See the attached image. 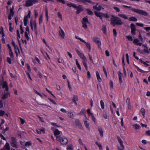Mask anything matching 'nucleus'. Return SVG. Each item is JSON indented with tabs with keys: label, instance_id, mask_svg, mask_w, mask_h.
Listing matches in <instances>:
<instances>
[{
	"label": "nucleus",
	"instance_id": "f257e3e1",
	"mask_svg": "<svg viewBox=\"0 0 150 150\" xmlns=\"http://www.w3.org/2000/svg\"><path fill=\"white\" fill-rule=\"evenodd\" d=\"M111 23L113 24L114 25L116 24L120 25H122L123 23L120 18L114 16H113L111 18Z\"/></svg>",
	"mask_w": 150,
	"mask_h": 150
},
{
	"label": "nucleus",
	"instance_id": "f03ea898",
	"mask_svg": "<svg viewBox=\"0 0 150 150\" xmlns=\"http://www.w3.org/2000/svg\"><path fill=\"white\" fill-rule=\"evenodd\" d=\"M56 139L58 141H60L61 144L63 145H67L68 142L67 139L64 137L61 138L59 136L56 137Z\"/></svg>",
	"mask_w": 150,
	"mask_h": 150
},
{
	"label": "nucleus",
	"instance_id": "7ed1b4c3",
	"mask_svg": "<svg viewBox=\"0 0 150 150\" xmlns=\"http://www.w3.org/2000/svg\"><path fill=\"white\" fill-rule=\"evenodd\" d=\"M99 10H97V11H95V14L96 16L99 17L101 19L102 17H105L106 18H109V16L108 15L101 13L98 11Z\"/></svg>",
	"mask_w": 150,
	"mask_h": 150
},
{
	"label": "nucleus",
	"instance_id": "20e7f679",
	"mask_svg": "<svg viewBox=\"0 0 150 150\" xmlns=\"http://www.w3.org/2000/svg\"><path fill=\"white\" fill-rule=\"evenodd\" d=\"M11 146L14 148H17L18 145L16 138L12 137L11 138Z\"/></svg>",
	"mask_w": 150,
	"mask_h": 150
},
{
	"label": "nucleus",
	"instance_id": "39448f33",
	"mask_svg": "<svg viewBox=\"0 0 150 150\" xmlns=\"http://www.w3.org/2000/svg\"><path fill=\"white\" fill-rule=\"evenodd\" d=\"M67 5L70 7H72L76 9H83L82 6L79 5L78 6H77L75 4L73 3H68L67 4Z\"/></svg>",
	"mask_w": 150,
	"mask_h": 150
},
{
	"label": "nucleus",
	"instance_id": "423d86ee",
	"mask_svg": "<svg viewBox=\"0 0 150 150\" xmlns=\"http://www.w3.org/2000/svg\"><path fill=\"white\" fill-rule=\"evenodd\" d=\"M37 0H28L26 1L25 6H31L33 4L38 3Z\"/></svg>",
	"mask_w": 150,
	"mask_h": 150
},
{
	"label": "nucleus",
	"instance_id": "0eeeda50",
	"mask_svg": "<svg viewBox=\"0 0 150 150\" xmlns=\"http://www.w3.org/2000/svg\"><path fill=\"white\" fill-rule=\"evenodd\" d=\"M88 21L87 17H84L82 19V23L83 24L82 27L85 28H87V26L86 25L87 23H88Z\"/></svg>",
	"mask_w": 150,
	"mask_h": 150
},
{
	"label": "nucleus",
	"instance_id": "6e6552de",
	"mask_svg": "<svg viewBox=\"0 0 150 150\" xmlns=\"http://www.w3.org/2000/svg\"><path fill=\"white\" fill-rule=\"evenodd\" d=\"M93 40L98 45V47H100L101 46V43L99 38L97 37H95L93 38Z\"/></svg>",
	"mask_w": 150,
	"mask_h": 150
},
{
	"label": "nucleus",
	"instance_id": "1a4fd4ad",
	"mask_svg": "<svg viewBox=\"0 0 150 150\" xmlns=\"http://www.w3.org/2000/svg\"><path fill=\"white\" fill-rule=\"evenodd\" d=\"M75 50L78 54L82 60L86 59L84 54L82 53L79 50L77 49H76Z\"/></svg>",
	"mask_w": 150,
	"mask_h": 150
},
{
	"label": "nucleus",
	"instance_id": "9d476101",
	"mask_svg": "<svg viewBox=\"0 0 150 150\" xmlns=\"http://www.w3.org/2000/svg\"><path fill=\"white\" fill-rule=\"evenodd\" d=\"M130 27L131 29V33L134 35H135L136 29L135 25L133 23H132L130 25Z\"/></svg>",
	"mask_w": 150,
	"mask_h": 150
},
{
	"label": "nucleus",
	"instance_id": "9b49d317",
	"mask_svg": "<svg viewBox=\"0 0 150 150\" xmlns=\"http://www.w3.org/2000/svg\"><path fill=\"white\" fill-rule=\"evenodd\" d=\"M134 11L139 14L146 16L147 15V13L142 10H133Z\"/></svg>",
	"mask_w": 150,
	"mask_h": 150
},
{
	"label": "nucleus",
	"instance_id": "f8f14e48",
	"mask_svg": "<svg viewBox=\"0 0 150 150\" xmlns=\"http://www.w3.org/2000/svg\"><path fill=\"white\" fill-rule=\"evenodd\" d=\"M76 1L78 2H81L85 4H87V3H89L91 4L94 5L95 3L91 1L90 0H75Z\"/></svg>",
	"mask_w": 150,
	"mask_h": 150
},
{
	"label": "nucleus",
	"instance_id": "ddd939ff",
	"mask_svg": "<svg viewBox=\"0 0 150 150\" xmlns=\"http://www.w3.org/2000/svg\"><path fill=\"white\" fill-rule=\"evenodd\" d=\"M93 8L94 9H103L102 6L98 4H96L93 6Z\"/></svg>",
	"mask_w": 150,
	"mask_h": 150
},
{
	"label": "nucleus",
	"instance_id": "4468645a",
	"mask_svg": "<svg viewBox=\"0 0 150 150\" xmlns=\"http://www.w3.org/2000/svg\"><path fill=\"white\" fill-rule=\"evenodd\" d=\"M118 74L119 76V81H120V83H122V77L123 76V74L120 71H119L118 72Z\"/></svg>",
	"mask_w": 150,
	"mask_h": 150
},
{
	"label": "nucleus",
	"instance_id": "2eb2a0df",
	"mask_svg": "<svg viewBox=\"0 0 150 150\" xmlns=\"http://www.w3.org/2000/svg\"><path fill=\"white\" fill-rule=\"evenodd\" d=\"M2 86L3 88H6L5 90L7 91H8V86L7 83L6 81H4L2 83Z\"/></svg>",
	"mask_w": 150,
	"mask_h": 150
},
{
	"label": "nucleus",
	"instance_id": "dca6fc26",
	"mask_svg": "<svg viewBox=\"0 0 150 150\" xmlns=\"http://www.w3.org/2000/svg\"><path fill=\"white\" fill-rule=\"evenodd\" d=\"M133 42L134 44L139 46H141L142 45V43L139 42V41L138 39H134Z\"/></svg>",
	"mask_w": 150,
	"mask_h": 150
},
{
	"label": "nucleus",
	"instance_id": "f3484780",
	"mask_svg": "<svg viewBox=\"0 0 150 150\" xmlns=\"http://www.w3.org/2000/svg\"><path fill=\"white\" fill-rule=\"evenodd\" d=\"M117 139H118V141L119 143L120 146L122 147V148H125L124 146L123 145V143L122 141L120 139V137H117Z\"/></svg>",
	"mask_w": 150,
	"mask_h": 150
},
{
	"label": "nucleus",
	"instance_id": "a211bd4d",
	"mask_svg": "<svg viewBox=\"0 0 150 150\" xmlns=\"http://www.w3.org/2000/svg\"><path fill=\"white\" fill-rule=\"evenodd\" d=\"M3 149H4V150H10V148L9 144L8 142L6 143Z\"/></svg>",
	"mask_w": 150,
	"mask_h": 150
},
{
	"label": "nucleus",
	"instance_id": "6ab92c4d",
	"mask_svg": "<svg viewBox=\"0 0 150 150\" xmlns=\"http://www.w3.org/2000/svg\"><path fill=\"white\" fill-rule=\"evenodd\" d=\"M14 14V12L13 10H10V13L9 14L8 18L9 20L11 19L12 17H13Z\"/></svg>",
	"mask_w": 150,
	"mask_h": 150
},
{
	"label": "nucleus",
	"instance_id": "aec40b11",
	"mask_svg": "<svg viewBox=\"0 0 150 150\" xmlns=\"http://www.w3.org/2000/svg\"><path fill=\"white\" fill-rule=\"evenodd\" d=\"M96 75L97 79L98 81L100 82H101L102 81V79H101V78H100V77L99 73L98 72V71H96Z\"/></svg>",
	"mask_w": 150,
	"mask_h": 150
},
{
	"label": "nucleus",
	"instance_id": "412c9836",
	"mask_svg": "<svg viewBox=\"0 0 150 150\" xmlns=\"http://www.w3.org/2000/svg\"><path fill=\"white\" fill-rule=\"evenodd\" d=\"M59 28L60 29L61 31L59 32V35L62 38H64L65 35L64 33L60 27H59Z\"/></svg>",
	"mask_w": 150,
	"mask_h": 150
},
{
	"label": "nucleus",
	"instance_id": "4be33fe9",
	"mask_svg": "<svg viewBox=\"0 0 150 150\" xmlns=\"http://www.w3.org/2000/svg\"><path fill=\"white\" fill-rule=\"evenodd\" d=\"M98 130L99 131L100 136L103 137V131L102 128L100 127H99L98 128Z\"/></svg>",
	"mask_w": 150,
	"mask_h": 150
},
{
	"label": "nucleus",
	"instance_id": "5701e85b",
	"mask_svg": "<svg viewBox=\"0 0 150 150\" xmlns=\"http://www.w3.org/2000/svg\"><path fill=\"white\" fill-rule=\"evenodd\" d=\"M87 60L86 59L82 60V63L83 65L85 67L86 70L87 71L88 69V66L86 63Z\"/></svg>",
	"mask_w": 150,
	"mask_h": 150
},
{
	"label": "nucleus",
	"instance_id": "b1692460",
	"mask_svg": "<svg viewBox=\"0 0 150 150\" xmlns=\"http://www.w3.org/2000/svg\"><path fill=\"white\" fill-rule=\"evenodd\" d=\"M87 60L86 59L82 60V63L83 65L85 67L86 70L87 71L88 69V66L86 63Z\"/></svg>",
	"mask_w": 150,
	"mask_h": 150
},
{
	"label": "nucleus",
	"instance_id": "393cba45",
	"mask_svg": "<svg viewBox=\"0 0 150 150\" xmlns=\"http://www.w3.org/2000/svg\"><path fill=\"white\" fill-rule=\"evenodd\" d=\"M78 97L76 96H74L72 98V100L73 101V102L75 103L76 105H77V103L76 101L78 100Z\"/></svg>",
	"mask_w": 150,
	"mask_h": 150
},
{
	"label": "nucleus",
	"instance_id": "a878e982",
	"mask_svg": "<svg viewBox=\"0 0 150 150\" xmlns=\"http://www.w3.org/2000/svg\"><path fill=\"white\" fill-rule=\"evenodd\" d=\"M10 96L8 92L5 93L3 96L2 97V99H5L7 98L8 96Z\"/></svg>",
	"mask_w": 150,
	"mask_h": 150
},
{
	"label": "nucleus",
	"instance_id": "bb28decb",
	"mask_svg": "<svg viewBox=\"0 0 150 150\" xmlns=\"http://www.w3.org/2000/svg\"><path fill=\"white\" fill-rule=\"evenodd\" d=\"M12 3V1H11V0H10V1H9L8 3H7V5L8 6H7L6 7L7 8V9H14V7H13V6H12V8H9V6Z\"/></svg>",
	"mask_w": 150,
	"mask_h": 150
},
{
	"label": "nucleus",
	"instance_id": "cd10ccee",
	"mask_svg": "<svg viewBox=\"0 0 150 150\" xmlns=\"http://www.w3.org/2000/svg\"><path fill=\"white\" fill-rule=\"evenodd\" d=\"M129 21H137V19L134 17H131L129 18Z\"/></svg>",
	"mask_w": 150,
	"mask_h": 150
},
{
	"label": "nucleus",
	"instance_id": "c85d7f7f",
	"mask_svg": "<svg viewBox=\"0 0 150 150\" xmlns=\"http://www.w3.org/2000/svg\"><path fill=\"white\" fill-rule=\"evenodd\" d=\"M86 113L85 109L84 108L82 109L80 112H79L78 114L79 115H85V117H86V115H85V114Z\"/></svg>",
	"mask_w": 150,
	"mask_h": 150
},
{
	"label": "nucleus",
	"instance_id": "c756f323",
	"mask_svg": "<svg viewBox=\"0 0 150 150\" xmlns=\"http://www.w3.org/2000/svg\"><path fill=\"white\" fill-rule=\"evenodd\" d=\"M84 125L86 128L88 129H90V127L89 123L87 121H84Z\"/></svg>",
	"mask_w": 150,
	"mask_h": 150
},
{
	"label": "nucleus",
	"instance_id": "7c9ffc66",
	"mask_svg": "<svg viewBox=\"0 0 150 150\" xmlns=\"http://www.w3.org/2000/svg\"><path fill=\"white\" fill-rule=\"evenodd\" d=\"M75 125L78 126H80L81 125V122L78 119H76L75 120Z\"/></svg>",
	"mask_w": 150,
	"mask_h": 150
},
{
	"label": "nucleus",
	"instance_id": "2f4dec72",
	"mask_svg": "<svg viewBox=\"0 0 150 150\" xmlns=\"http://www.w3.org/2000/svg\"><path fill=\"white\" fill-rule=\"evenodd\" d=\"M73 147L72 144H70L67 146V150H73Z\"/></svg>",
	"mask_w": 150,
	"mask_h": 150
},
{
	"label": "nucleus",
	"instance_id": "473e14b6",
	"mask_svg": "<svg viewBox=\"0 0 150 150\" xmlns=\"http://www.w3.org/2000/svg\"><path fill=\"white\" fill-rule=\"evenodd\" d=\"M102 29L104 33L105 34L106 33V28L105 25H103Z\"/></svg>",
	"mask_w": 150,
	"mask_h": 150
},
{
	"label": "nucleus",
	"instance_id": "72a5a7b5",
	"mask_svg": "<svg viewBox=\"0 0 150 150\" xmlns=\"http://www.w3.org/2000/svg\"><path fill=\"white\" fill-rule=\"evenodd\" d=\"M118 16H120L121 18H124L125 19H127L128 18V17H127L125 15L119 14L118 15Z\"/></svg>",
	"mask_w": 150,
	"mask_h": 150
},
{
	"label": "nucleus",
	"instance_id": "f704fd0d",
	"mask_svg": "<svg viewBox=\"0 0 150 150\" xmlns=\"http://www.w3.org/2000/svg\"><path fill=\"white\" fill-rule=\"evenodd\" d=\"M84 42L86 44L87 48L89 50H90L91 49L90 44L89 43L86 42L85 41V42Z\"/></svg>",
	"mask_w": 150,
	"mask_h": 150
},
{
	"label": "nucleus",
	"instance_id": "c9c22d12",
	"mask_svg": "<svg viewBox=\"0 0 150 150\" xmlns=\"http://www.w3.org/2000/svg\"><path fill=\"white\" fill-rule=\"evenodd\" d=\"M61 132L57 129L54 132V134L55 135H57L60 134Z\"/></svg>",
	"mask_w": 150,
	"mask_h": 150
},
{
	"label": "nucleus",
	"instance_id": "e433bc0d",
	"mask_svg": "<svg viewBox=\"0 0 150 150\" xmlns=\"http://www.w3.org/2000/svg\"><path fill=\"white\" fill-rule=\"evenodd\" d=\"M68 115L69 117L71 118H73L74 117V115L71 112H69L68 113Z\"/></svg>",
	"mask_w": 150,
	"mask_h": 150
},
{
	"label": "nucleus",
	"instance_id": "4c0bfd02",
	"mask_svg": "<svg viewBox=\"0 0 150 150\" xmlns=\"http://www.w3.org/2000/svg\"><path fill=\"white\" fill-rule=\"evenodd\" d=\"M100 104L102 109H103L104 108L105 106L103 100H101L100 101Z\"/></svg>",
	"mask_w": 150,
	"mask_h": 150
},
{
	"label": "nucleus",
	"instance_id": "58836bf2",
	"mask_svg": "<svg viewBox=\"0 0 150 150\" xmlns=\"http://www.w3.org/2000/svg\"><path fill=\"white\" fill-rule=\"evenodd\" d=\"M28 21V18L25 16L24 19V24L26 26L27 25Z\"/></svg>",
	"mask_w": 150,
	"mask_h": 150
},
{
	"label": "nucleus",
	"instance_id": "ea45409f",
	"mask_svg": "<svg viewBox=\"0 0 150 150\" xmlns=\"http://www.w3.org/2000/svg\"><path fill=\"white\" fill-rule=\"evenodd\" d=\"M91 116L92 117V119L95 123H96V119L95 117L93 115V113L91 114Z\"/></svg>",
	"mask_w": 150,
	"mask_h": 150
},
{
	"label": "nucleus",
	"instance_id": "a19ab883",
	"mask_svg": "<svg viewBox=\"0 0 150 150\" xmlns=\"http://www.w3.org/2000/svg\"><path fill=\"white\" fill-rule=\"evenodd\" d=\"M42 19H43V16L42 15H41L40 16V17L39 18V23L40 24L42 21Z\"/></svg>",
	"mask_w": 150,
	"mask_h": 150
},
{
	"label": "nucleus",
	"instance_id": "79ce46f5",
	"mask_svg": "<svg viewBox=\"0 0 150 150\" xmlns=\"http://www.w3.org/2000/svg\"><path fill=\"white\" fill-rule=\"evenodd\" d=\"M144 51L146 52L147 54H149L150 53L148 48L147 47L145 48L144 49Z\"/></svg>",
	"mask_w": 150,
	"mask_h": 150
},
{
	"label": "nucleus",
	"instance_id": "37998d69",
	"mask_svg": "<svg viewBox=\"0 0 150 150\" xmlns=\"http://www.w3.org/2000/svg\"><path fill=\"white\" fill-rule=\"evenodd\" d=\"M141 112L142 113L143 116H144V114L145 112V110L144 108H142L141 109Z\"/></svg>",
	"mask_w": 150,
	"mask_h": 150
},
{
	"label": "nucleus",
	"instance_id": "c03bdc74",
	"mask_svg": "<svg viewBox=\"0 0 150 150\" xmlns=\"http://www.w3.org/2000/svg\"><path fill=\"white\" fill-rule=\"evenodd\" d=\"M87 13L90 15H93V12L91 10H87Z\"/></svg>",
	"mask_w": 150,
	"mask_h": 150
},
{
	"label": "nucleus",
	"instance_id": "a18cd8bd",
	"mask_svg": "<svg viewBox=\"0 0 150 150\" xmlns=\"http://www.w3.org/2000/svg\"><path fill=\"white\" fill-rule=\"evenodd\" d=\"M5 112L4 110H0V116H2L4 114Z\"/></svg>",
	"mask_w": 150,
	"mask_h": 150
},
{
	"label": "nucleus",
	"instance_id": "49530a36",
	"mask_svg": "<svg viewBox=\"0 0 150 150\" xmlns=\"http://www.w3.org/2000/svg\"><path fill=\"white\" fill-rule=\"evenodd\" d=\"M88 55L89 57V58L90 61L92 63H93V60L92 56L89 54H88Z\"/></svg>",
	"mask_w": 150,
	"mask_h": 150
},
{
	"label": "nucleus",
	"instance_id": "de8ad7c7",
	"mask_svg": "<svg viewBox=\"0 0 150 150\" xmlns=\"http://www.w3.org/2000/svg\"><path fill=\"white\" fill-rule=\"evenodd\" d=\"M75 38L76 39H78L80 40L82 42H85V40H83V39H81V38H79L78 36H75Z\"/></svg>",
	"mask_w": 150,
	"mask_h": 150
},
{
	"label": "nucleus",
	"instance_id": "09e8293b",
	"mask_svg": "<svg viewBox=\"0 0 150 150\" xmlns=\"http://www.w3.org/2000/svg\"><path fill=\"white\" fill-rule=\"evenodd\" d=\"M134 126L136 129H138L140 127V126L137 124H134Z\"/></svg>",
	"mask_w": 150,
	"mask_h": 150
},
{
	"label": "nucleus",
	"instance_id": "8fccbe9b",
	"mask_svg": "<svg viewBox=\"0 0 150 150\" xmlns=\"http://www.w3.org/2000/svg\"><path fill=\"white\" fill-rule=\"evenodd\" d=\"M126 37H127V38L128 39V40L131 41H132L133 40V39L132 37L131 36H126Z\"/></svg>",
	"mask_w": 150,
	"mask_h": 150
},
{
	"label": "nucleus",
	"instance_id": "3c124183",
	"mask_svg": "<svg viewBox=\"0 0 150 150\" xmlns=\"http://www.w3.org/2000/svg\"><path fill=\"white\" fill-rule=\"evenodd\" d=\"M58 61L59 63H62L64 62L63 60L59 58H57Z\"/></svg>",
	"mask_w": 150,
	"mask_h": 150
},
{
	"label": "nucleus",
	"instance_id": "603ef678",
	"mask_svg": "<svg viewBox=\"0 0 150 150\" xmlns=\"http://www.w3.org/2000/svg\"><path fill=\"white\" fill-rule=\"evenodd\" d=\"M87 77L88 79H90L91 78V74L90 72L89 71H87Z\"/></svg>",
	"mask_w": 150,
	"mask_h": 150
},
{
	"label": "nucleus",
	"instance_id": "864d4df0",
	"mask_svg": "<svg viewBox=\"0 0 150 150\" xmlns=\"http://www.w3.org/2000/svg\"><path fill=\"white\" fill-rule=\"evenodd\" d=\"M57 1L58 2H60L64 4H65V3L64 0H57Z\"/></svg>",
	"mask_w": 150,
	"mask_h": 150
},
{
	"label": "nucleus",
	"instance_id": "5fc2aeb1",
	"mask_svg": "<svg viewBox=\"0 0 150 150\" xmlns=\"http://www.w3.org/2000/svg\"><path fill=\"white\" fill-rule=\"evenodd\" d=\"M28 33L27 32H25V37L28 40L29 39V37H28V33Z\"/></svg>",
	"mask_w": 150,
	"mask_h": 150
},
{
	"label": "nucleus",
	"instance_id": "6e6d98bb",
	"mask_svg": "<svg viewBox=\"0 0 150 150\" xmlns=\"http://www.w3.org/2000/svg\"><path fill=\"white\" fill-rule=\"evenodd\" d=\"M136 24L138 26H140L141 27H143L144 26V25L142 23H136Z\"/></svg>",
	"mask_w": 150,
	"mask_h": 150
},
{
	"label": "nucleus",
	"instance_id": "4d7b16f0",
	"mask_svg": "<svg viewBox=\"0 0 150 150\" xmlns=\"http://www.w3.org/2000/svg\"><path fill=\"white\" fill-rule=\"evenodd\" d=\"M31 143L29 142H27L25 144V146H29L31 145Z\"/></svg>",
	"mask_w": 150,
	"mask_h": 150
},
{
	"label": "nucleus",
	"instance_id": "13d9d810",
	"mask_svg": "<svg viewBox=\"0 0 150 150\" xmlns=\"http://www.w3.org/2000/svg\"><path fill=\"white\" fill-rule=\"evenodd\" d=\"M20 119L21 124L22 125L25 122V120L23 119L21 117H20Z\"/></svg>",
	"mask_w": 150,
	"mask_h": 150
},
{
	"label": "nucleus",
	"instance_id": "bf43d9fd",
	"mask_svg": "<svg viewBox=\"0 0 150 150\" xmlns=\"http://www.w3.org/2000/svg\"><path fill=\"white\" fill-rule=\"evenodd\" d=\"M34 91H35V92L38 95L40 96L41 98H42L43 97L42 96V95L40 93H39L36 90H34Z\"/></svg>",
	"mask_w": 150,
	"mask_h": 150
},
{
	"label": "nucleus",
	"instance_id": "052dcab7",
	"mask_svg": "<svg viewBox=\"0 0 150 150\" xmlns=\"http://www.w3.org/2000/svg\"><path fill=\"white\" fill-rule=\"evenodd\" d=\"M7 61L9 64H11V59L9 57H7Z\"/></svg>",
	"mask_w": 150,
	"mask_h": 150
},
{
	"label": "nucleus",
	"instance_id": "680f3d73",
	"mask_svg": "<svg viewBox=\"0 0 150 150\" xmlns=\"http://www.w3.org/2000/svg\"><path fill=\"white\" fill-rule=\"evenodd\" d=\"M126 59H127V61L128 64H129V56L128 54H126Z\"/></svg>",
	"mask_w": 150,
	"mask_h": 150
},
{
	"label": "nucleus",
	"instance_id": "e2e57ef3",
	"mask_svg": "<svg viewBox=\"0 0 150 150\" xmlns=\"http://www.w3.org/2000/svg\"><path fill=\"white\" fill-rule=\"evenodd\" d=\"M40 129V130L41 131V133H45V129L44 128L42 127L41 129Z\"/></svg>",
	"mask_w": 150,
	"mask_h": 150
},
{
	"label": "nucleus",
	"instance_id": "0e129e2a",
	"mask_svg": "<svg viewBox=\"0 0 150 150\" xmlns=\"http://www.w3.org/2000/svg\"><path fill=\"white\" fill-rule=\"evenodd\" d=\"M0 137L1 138V139H3L4 140H6V139L5 138L2 134H0Z\"/></svg>",
	"mask_w": 150,
	"mask_h": 150
},
{
	"label": "nucleus",
	"instance_id": "69168bd1",
	"mask_svg": "<svg viewBox=\"0 0 150 150\" xmlns=\"http://www.w3.org/2000/svg\"><path fill=\"white\" fill-rule=\"evenodd\" d=\"M113 33L114 35L116 36L117 34L116 30L115 29H114L113 30Z\"/></svg>",
	"mask_w": 150,
	"mask_h": 150
},
{
	"label": "nucleus",
	"instance_id": "338daca9",
	"mask_svg": "<svg viewBox=\"0 0 150 150\" xmlns=\"http://www.w3.org/2000/svg\"><path fill=\"white\" fill-rule=\"evenodd\" d=\"M144 29L146 30V31H148L149 30H150V27H145L144 28Z\"/></svg>",
	"mask_w": 150,
	"mask_h": 150
},
{
	"label": "nucleus",
	"instance_id": "774afa93",
	"mask_svg": "<svg viewBox=\"0 0 150 150\" xmlns=\"http://www.w3.org/2000/svg\"><path fill=\"white\" fill-rule=\"evenodd\" d=\"M78 141H79V143L81 145H83L84 146V145L83 144V143L81 139H79Z\"/></svg>",
	"mask_w": 150,
	"mask_h": 150
}]
</instances>
